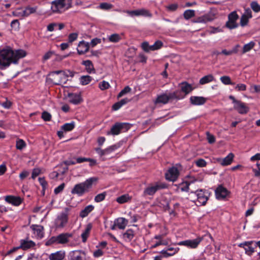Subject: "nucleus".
<instances>
[{"label": "nucleus", "mask_w": 260, "mask_h": 260, "mask_svg": "<svg viewBox=\"0 0 260 260\" xmlns=\"http://www.w3.org/2000/svg\"><path fill=\"white\" fill-rule=\"evenodd\" d=\"M74 72L70 70H58L49 73L48 79L55 85H62L67 83L69 77H73Z\"/></svg>", "instance_id": "1"}, {"label": "nucleus", "mask_w": 260, "mask_h": 260, "mask_svg": "<svg viewBox=\"0 0 260 260\" xmlns=\"http://www.w3.org/2000/svg\"><path fill=\"white\" fill-rule=\"evenodd\" d=\"M97 180L95 177H91L86 179L85 181L76 184L71 190V193L77 194L78 197H81L84 194L88 192L92 187L93 183Z\"/></svg>", "instance_id": "2"}, {"label": "nucleus", "mask_w": 260, "mask_h": 260, "mask_svg": "<svg viewBox=\"0 0 260 260\" xmlns=\"http://www.w3.org/2000/svg\"><path fill=\"white\" fill-rule=\"evenodd\" d=\"M53 13L60 14L72 7V0H54L51 3Z\"/></svg>", "instance_id": "3"}, {"label": "nucleus", "mask_w": 260, "mask_h": 260, "mask_svg": "<svg viewBox=\"0 0 260 260\" xmlns=\"http://www.w3.org/2000/svg\"><path fill=\"white\" fill-rule=\"evenodd\" d=\"M190 194L191 197L194 196L196 198L192 200L191 201L194 202L198 206H204L209 199L210 193L205 189H200L191 190Z\"/></svg>", "instance_id": "4"}, {"label": "nucleus", "mask_w": 260, "mask_h": 260, "mask_svg": "<svg viewBox=\"0 0 260 260\" xmlns=\"http://www.w3.org/2000/svg\"><path fill=\"white\" fill-rule=\"evenodd\" d=\"M13 50L10 48L3 49L0 51V66L7 67L13 63Z\"/></svg>", "instance_id": "5"}, {"label": "nucleus", "mask_w": 260, "mask_h": 260, "mask_svg": "<svg viewBox=\"0 0 260 260\" xmlns=\"http://www.w3.org/2000/svg\"><path fill=\"white\" fill-rule=\"evenodd\" d=\"M131 124L126 122H116L110 130L107 132V135L115 136L127 132L131 128Z\"/></svg>", "instance_id": "6"}, {"label": "nucleus", "mask_w": 260, "mask_h": 260, "mask_svg": "<svg viewBox=\"0 0 260 260\" xmlns=\"http://www.w3.org/2000/svg\"><path fill=\"white\" fill-rule=\"evenodd\" d=\"M168 185L166 183L161 182H156L147 186L144 190L143 196H153L159 190L167 188Z\"/></svg>", "instance_id": "7"}, {"label": "nucleus", "mask_w": 260, "mask_h": 260, "mask_svg": "<svg viewBox=\"0 0 260 260\" xmlns=\"http://www.w3.org/2000/svg\"><path fill=\"white\" fill-rule=\"evenodd\" d=\"M68 208H65L64 210L58 214L54 221V225L56 228H63L67 224L69 220Z\"/></svg>", "instance_id": "8"}, {"label": "nucleus", "mask_w": 260, "mask_h": 260, "mask_svg": "<svg viewBox=\"0 0 260 260\" xmlns=\"http://www.w3.org/2000/svg\"><path fill=\"white\" fill-rule=\"evenodd\" d=\"M197 181V180L194 178L188 177V179L185 181H184L178 185V189L181 191H190V192L191 190H193L192 189V185ZM189 196L190 198H192L190 193L189 194Z\"/></svg>", "instance_id": "9"}, {"label": "nucleus", "mask_w": 260, "mask_h": 260, "mask_svg": "<svg viewBox=\"0 0 260 260\" xmlns=\"http://www.w3.org/2000/svg\"><path fill=\"white\" fill-rule=\"evenodd\" d=\"M30 229L32 232V237L33 238L40 240L44 236V227L41 225L32 224Z\"/></svg>", "instance_id": "10"}, {"label": "nucleus", "mask_w": 260, "mask_h": 260, "mask_svg": "<svg viewBox=\"0 0 260 260\" xmlns=\"http://www.w3.org/2000/svg\"><path fill=\"white\" fill-rule=\"evenodd\" d=\"M202 240L201 238L198 237L195 239L180 241L177 244L179 246H184L189 248L194 249L198 246Z\"/></svg>", "instance_id": "11"}, {"label": "nucleus", "mask_w": 260, "mask_h": 260, "mask_svg": "<svg viewBox=\"0 0 260 260\" xmlns=\"http://www.w3.org/2000/svg\"><path fill=\"white\" fill-rule=\"evenodd\" d=\"M238 18L239 16L236 11L231 12L228 16V21L226 22V26L231 29L237 27L238 24L236 21Z\"/></svg>", "instance_id": "12"}, {"label": "nucleus", "mask_w": 260, "mask_h": 260, "mask_svg": "<svg viewBox=\"0 0 260 260\" xmlns=\"http://www.w3.org/2000/svg\"><path fill=\"white\" fill-rule=\"evenodd\" d=\"M69 260H88L86 253L82 250H74L69 254Z\"/></svg>", "instance_id": "13"}, {"label": "nucleus", "mask_w": 260, "mask_h": 260, "mask_svg": "<svg viewBox=\"0 0 260 260\" xmlns=\"http://www.w3.org/2000/svg\"><path fill=\"white\" fill-rule=\"evenodd\" d=\"M179 175V172L175 167L170 168L165 174L166 180L169 181L175 182Z\"/></svg>", "instance_id": "14"}, {"label": "nucleus", "mask_w": 260, "mask_h": 260, "mask_svg": "<svg viewBox=\"0 0 260 260\" xmlns=\"http://www.w3.org/2000/svg\"><path fill=\"white\" fill-rule=\"evenodd\" d=\"M126 13L132 17L143 16L150 17L152 16L148 10L143 8L133 11H127Z\"/></svg>", "instance_id": "15"}, {"label": "nucleus", "mask_w": 260, "mask_h": 260, "mask_svg": "<svg viewBox=\"0 0 260 260\" xmlns=\"http://www.w3.org/2000/svg\"><path fill=\"white\" fill-rule=\"evenodd\" d=\"M254 243L253 241H245L241 243L238 246L243 248L245 251V253L248 255H251L254 252L255 247H252V244Z\"/></svg>", "instance_id": "16"}, {"label": "nucleus", "mask_w": 260, "mask_h": 260, "mask_svg": "<svg viewBox=\"0 0 260 260\" xmlns=\"http://www.w3.org/2000/svg\"><path fill=\"white\" fill-rule=\"evenodd\" d=\"M36 245V243L28 238L20 240V247L24 250L34 248Z\"/></svg>", "instance_id": "17"}, {"label": "nucleus", "mask_w": 260, "mask_h": 260, "mask_svg": "<svg viewBox=\"0 0 260 260\" xmlns=\"http://www.w3.org/2000/svg\"><path fill=\"white\" fill-rule=\"evenodd\" d=\"M215 193L217 199L222 200L229 195L230 191L222 185H219L215 190Z\"/></svg>", "instance_id": "18"}, {"label": "nucleus", "mask_w": 260, "mask_h": 260, "mask_svg": "<svg viewBox=\"0 0 260 260\" xmlns=\"http://www.w3.org/2000/svg\"><path fill=\"white\" fill-rule=\"evenodd\" d=\"M5 200L7 203L16 206L20 205L22 202L21 198L18 196H7Z\"/></svg>", "instance_id": "19"}, {"label": "nucleus", "mask_w": 260, "mask_h": 260, "mask_svg": "<svg viewBox=\"0 0 260 260\" xmlns=\"http://www.w3.org/2000/svg\"><path fill=\"white\" fill-rule=\"evenodd\" d=\"M234 108L241 114H246L249 110L248 107L240 101H239L234 105Z\"/></svg>", "instance_id": "20"}, {"label": "nucleus", "mask_w": 260, "mask_h": 260, "mask_svg": "<svg viewBox=\"0 0 260 260\" xmlns=\"http://www.w3.org/2000/svg\"><path fill=\"white\" fill-rule=\"evenodd\" d=\"M179 247L174 248L170 247L162 250L160 253L164 257H168L177 253L179 251Z\"/></svg>", "instance_id": "21"}, {"label": "nucleus", "mask_w": 260, "mask_h": 260, "mask_svg": "<svg viewBox=\"0 0 260 260\" xmlns=\"http://www.w3.org/2000/svg\"><path fill=\"white\" fill-rule=\"evenodd\" d=\"M89 49V43L84 41L79 43L77 48V52L79 55H82L86 53Z\"/></svg>", "instance_id": "22"}, {"label": "nucleus", "mask_w": 260, "mask_h": 260, "mask_svg": "<svg viewBox=\"0 0 260 260\" xmlns=\"http://www.w3.org/2000/svg\"><path fill=\"white\" fill-rule=\"evenodd\" d=\"M171 100L169 93H164L157 95L154 101L155 104H161L163 105L167 104Z\"/></svg>", "instance_id": "23"}, {"label": "nucleus", "mask_w": 260, "mask_h": 260, "mask_svg": "<svg viewBox=\"0 0 260 260\" xmlns=\"http://www.w3.org/2000/svg\"><path fill=\"white\" fill-rule=\"evenodd\" d=\"M135 232L134 230L132 229H128L125 232L122 233L120 236V237L124 242L129 243L133 240Z\"/></svg>", "instance_id": "24"}, {"label": "nucleus", "mask_w": 260, "mask_h": 260, "mask_svg": "<svg viewBox=\"0 0 260 260\" xmlns=\"http://www.w3.org/2000/svg\"><path fill=\"white\" fill-rule=\"evenodd\" d=\"M189 100L190 103L196 106L203 105L206 102V99L203 96H191Z\"/></svg>", "instance_id": "25"}, {"label": "nucleus", "mask_w": 260, "mask_h": 260, "mask_svg": "<svg viewBox=\"0 0 260 260\" xmlns=\"http://www.w3.org/2000/svg\"><path fill=\"white\" fill-rule=\"evenodd\" d=\"M81 64L85 67V70L88 74H93L95 73V70L94 68L93 64L91 60H83L82 61Z\"/></svg>", "instance_id": "26"}, {"label": "nucleus", "mask_w": 260, "mask_h": 260, "mask_svg": "<svg viewBox=\"0 0 260 260\" xmlns=\"http://www.w3.org/2000/svg\"><path fill=\"white\" fill-rule=\"evenodd\" d=\"M72 237V234L66 233L57 236L58 244H64L68 243L69 238Z\"/></svg>", "instance_id": "27"}, {"label": "nucleus", "mask_w": 260, "mask_h": 260, "mask_svg": "<svg viewBox=\"0 0 260 260\" xmlns=\"http://www.w3.org/2000/svg\"><path fill=\"white\" fill-rule=\"evenodd\" d=\"M92 228V223H89L87 225H86L85 229L81 235L82 241L83 242H85L87 241V239L89 236Z\"/></svg>", "instance_id": "28"}, {"label": "nucleus", "mask_w": 260, "mask_h": 260, "mask_svg": "<svg viewBox=\"0 0 260 260\" xmlns=\"http://www.w3.org/2000/svg\"><path fill=\"white\" fill-rule=\"evenodd\" d=\"M118 229L124 230L128 224V220L123 217H119L114 220Z\"/></svg>", "instance_id": "29"}, {"label": "nucleus", "mask_w": 260, "mask_h": 260, "mask_svg": "<svg viewBox=\"0 0 260 260\" xmlns=\"http://www.w3.org/2000/svg\"><path fill=\"white\" fill-rule=\"evenodd\" d=\"M13 63L15 64L18 62L20 58H23L26 55L25 51L23 50H17L15 51L13 50Z\"/></svg>", "instance_id": "30"}, {"label": "nucleus", "mask_w": 260, "mask_h": 260, "mask_svg": "<svg viewBox=\"0 0 260 260\" xmlns=\"http://www.w3.org/2000/svg\"><path fill=\"white\" fill-rule=\"evenodd\" d=\"M68 96L70 102L74 105H77L81 101V98L79 94L69 93Z\"/></svg>", "instance_id": "31"}, {"label": "nucleus", "mask_w": 260, "mask_h": 260, "mask_svg": "<svg viewBox=\"0 0 260 260\" xmlns=\"http://www.w3.org/2000/svg\"><path fill=\"white\" fill-rule=\"evenodd\" d=\"M163 235H157L154 237V239L156 240H158V242H156L153 245L151 246V248H154L158 247L159 245H167L168 244V242L165 240H163Z\"/></svg>", "instance_id": "32"}, {"label": "nucleus", "mask_w": 260, "mask_h": 260, "mask_svg": "<svg viewBox=\"0 0 260 260\" xmlns=\"http://www.w3.org/2000/svg\"><path fill=\"white\" fill-rule=\"evenodd\" d=\"M180 86L182 93L183 92L185 95L188 94L193 89L192 86L186 82L181 83Z\"/></svg>", "instance_id": "33"}, {"label": "nucleus", "mask_w": 260, "mask_h": 260, "mask_svg": "<svg viewBox=\"0 0 260 260\" xmlns=\"http://www.w3.org/2000/svg\"><path fill=\"white\" fill-rule=\"evenodd\" d=\"M234 155L232 153H230L226 157L222 159H219L218 161L222 166H226L230 165L234 158Z\"/></svg>", "instance_id": "34"}, {"label": "nucleus", "mask_w": 260, "mask_h": 260, "mask_svg": "<svg viewBox=\"0 0 260 260\" xmlns=\"http://www.w3.org/2000/svg\"><path fill=\"white\" fill-rule=\"evenodd\" d=\"M64 257V252L62 251H58L50 254L49 258V260H63Z\"/></svg>", "instance_id": "35"}, {"label": "nucleus", "mask_w": 260, "mask_h": 260, "mask_svg": "<svg viewBox=\"0 0 260 260\" xmlns=\"http://www.w3.org/2000/svg\"><path fill=\"white\" fill-rule=\"evenodd\" d=\"M170 98L171 100H179L183 99L185 95H183L181 92V90H176L173 92H169V93Z\"/></svg>", "instance_id": "36"}, {"label": "nucleus", "mask_w": 260, "mask_h": 260, "mask_svg": "<svg viewBox=\"0 0 260 260\" xmlns=\"http://www.w3.org/2000/svg\"><path fill=\"white\" fill-rule=\"evenodd\" d=\"M94 208V207L92 205H89L86 206L83 209H82L79 214L80 217L83 218L88 215V214L92 212Z\"/></svg>", "instance_id": "37"}, {"label": "nucleus", "mask_w": 260, "mask_h": 260, "mask_svg": "<svg viewBox=\"0 0 260 260\" xmlns=\"http://www.w3.org/2000/svg\"><path fill=\"white\" fill-rule=\"evenodd\" d=\"M37 9V7H27L24 9V10L21 11V15L25 17H27L29 15L36 13Z\"/></svg>", "instance_id": "38"}, {"label": "nucleus", "mask_w": 260, "mask_h": 260, "mask_svg": "<svg viewBox=\"0 0 260 260\" xmlns=\"http://www.w3.org/2000/svg\"><path fill=\"white\" fill-rule=\"evenodd\" d=\"M213 20V17L210 15H205L203 16L198 17L195 21L196 23H207Z\"/></svg>", "instance_id": "39"}, {"label": "nucleus", "mask_w": 260, "mask_h": 260, "mask_svg": "<svg viewBox=\"0 0 260 260\" xmlns=\"http://www.w3.org/2000/svg\"><path fill=\"white\" fill-rule=\"evenodd\" d=\"M131 199L132 197L126 193L117 198L116 201L119 204H124L129 201Z\"/></svg>", "instance_id": "40"}, {"label": "nucleus", "mask_w": 260, "mask_h": 260, "mask_svg": "<svg viewBox=\"0 0 260 260\" xmlns=\"http://www.w3.org/2000/svg\"><path fill=\"white\" fill-rule=\"evenodd\" d=\"M122 35L113 34L108 36V39L110 42L117 43L122 39Z\"/></svg>", "instance_id": "41"}, {"label": "nucleus", "mask_w": 260, "mask_h": 260, "mask_svg": "<svg viewBox=\"0 0 260 260\" xmlns=\"http://www.w3.org/2000/svg\"><path fill=\"white\" fill-rule=\"evenodd\" d=\"M214 80L213 76L211 74H209L203 77L200 79L199 83L201 85H204L209 82L213 81Z\"/></svg>", "instance_id": "42"}, {"label": "nucleus", "mask_w": 260, "mask_h": 260, "mask_svg": "<svg viewBox=\"0 0 260 260\" xmlns=\"http://www.w3.org/2000/svg\"><path fill=\"white\" fill-rule=\"evenodd\" d=\"M75 122L72 121L70 123H66L61 126V129L64 132H70L72 131L75 128Z\"/></svg>", "instance_id": "43"}, {"label": "nucleus", "mask_w": 260, "mask_h": 260, "mask_svg": "<svg viewBox=\"0 0 260 260\" xmlns=\"http://www.w3.org/2000/svg\"><path fill=\"white\" fill-rule=\"evenodd\" d=\"M92 78L91 76L89 75L86 76H82L80 79L79 81L80 84L82 85H86L89 84L92 80Z\"/></svg>", "instance_id": "44"}, {"label": "nucleus", "mask_w": 260, "mask_h": 260, "mask_svg": "<svg viewBox=\"0 0 260 260\" xmlns=\"http://www.w3.org/2000/svg\"><path fill=\"white\" fill-rule=\"evenodd\" d=\"M120 147V144L119 143L115 144L110 146L109 147L106 148L105 149L106 154L108 155L111 153L112 152H114L117 149H118Z\"/></svg>", "instance_id": "45"}, {"label": "nucleus", "mask_w": 260, "mask_h": 260, "mask_svg": "<svg viewBox=\"0 0 260 260\" xmlns=\"http://www.w3.org/2000/svg\"><path fill=\"white\" fill-rule=\"evenodd\" d=\"M255 43L253 41H251L249 43L246 44L244 45L242 50V53L244 54L247 52L249 51L255 46Z\"/></svg>", "instance_id": "46"}, {"label": "nucleus", "mask_w": 260, "mask_h": 260, "mask_svg": "<svg viewBox=\"0 0 260 260\" xmlns=\"http://www.w3.org/2000/svg\"><path fill=\"white\" fill-rule=\"evenodd\" d=\"M26 146L25 141L20 139H18L16 142V147L17 149L21 150L24 149Z\"/></svg>", "instance_id": "47"}, {"label": "nucleus", "mask_w": 260, "mask_h": 260, "mask_svg": "<svg viewBox=\"0 0 260 260\" xmlns=\"http://www.w3.org/2000/svg\"><path fill=\"white\" fill-rule=\"evenodd\" d=\"M195 15V11L193 10H187L184 12L183 16L186 20H188Z\"/></svg>", "instance_id": "48"}, {"label": "nucleus", "mask_w": 260, "mask_h": 260, "mask_svg": "<svg viewBox=\"0 0 260 260\" xmlns=\"http://www.w3.org/2000/svg\"><path fill=\"white\" fill-rule=\"evenodd\" d=\"M221 82L224 85H234L235 83L231 81V78L229 76H222L220 78Z\"/></svg>", "instance_id": "49"}, {"label": "nucleus", "mask_w": 260, "mask_h": 260, "mask_svg": "<svg viewBox=\"0 0 260 260\" xmlns=\"http://www.w3.org/2000/svg\"><path fill=\"white\" fill-rule=\"evenodd\" d=\"M158 206L165 211L170 209L169 203L167 200H162L160 201Z\"/></svg>", "instance_id": "50"}, {"label": "nucleus", "mask_w": 260, "mask_h": 260, "mask_svg": "<svg viewBox=\"0 0 260 260\" xmlns=\"http://www.w3.org/2000/svg\"><path fill=\"white\" fill-rule=\"evenodd\" d=\"M107 195L106 192L104 191L102 193H99L95 196L94 200L96 203L101 202L104 201Z\"/></svg>", "instance_id": "51"}, {"label": "nucleus", "mask_w": 260, "mask_h": 260, "mask_svg": "<svg viewBox=\"0 0 260 260\" xmlns=\"http://www.w3.org/2000/svg\"><path fill=\"white\" fill-rule=\"evenodd\" d=\"M250 7L254 12L258 13L260 12V5L257 2L252 1L250 4Z\"/></svg>", "instance_id": "52"}, {"label": "nucleus", "mask_w": 260, "mask_h": 260, "mask_svg": "<svg viewBox=\"0 0 260 260\" xmlns=\"http://www.w3.org/2000/svg\"><path fill=\"white\" fill-rule=\"evenodd\" d=\"M113 6L108 3H102L99 5V8L101 9L104 10H109L112 8Z\"/></svg>", "instance_id": "53"}, {"label": "nucleus", "mask_w": 260, "mask_h": 260, "mask_svg": "<svg viewBox=\"0 0 260 260\" xmlns=\"http://www.w3.org/2000/svg\"><path fill=\"white\" fill-rule=\"evenodd\" d=\"M53 244H58L57 236L51 237L46 242V245L48 246Z\"/></svg>", "instance_id": "54"}, {"label": "nucleus", "mask_w": 260, "mask_h": 260, "mask_svg": "<svg viewBox=\"0 0 260 260\" xmlns=\"http://www.w3.org/2000/svg\"><path fill=\"white\" fill-rule=\"evenodd\" d=\"M110 87L109 82L106 81H103L99 84V87L102 90H104L108 89Z\"/></svg>", "instance_id": "55"}, {"label": "nucleus", "mask_w": 260, "mask_h": 260, "mask_svg": "<svg viewBox=\"0 0 260 260\" xmlns=\"http://www.w3.org/2000/svg\"><path fill=\"white\" fill-rule=\"evenodd\" d=\"M132 89L128 86H125L118 94L117 98H120L124 94L129 92Z\"/></svg>", "instance_id": "56"}, {"label": "nucleus", "mask_w": 260, "mask_h": 260, "mask_svg": "<svg viewBox=\"0 0 260 260\" xmlns=\"http://www.w3.org/2000/svg\"><path fill=\"white\" fill-rule=\"evenodd\" d=\"M196 165L200 168L205 167L207 165V162L202 158L197 159L194 161Z\"/></svg>", "instance_id": "57"}, {"label": "nucleus", "mask_w": 260, "mask_h": 260, "mask_svg": "<svg viewBox=\"0 0 260 260\" xmlns=\"http://www.w3.org/2000/svg\"><path fill=\"white\" fill-rule=\"evenodd\" d=\"M42 118L45 121H49L51 119V115L48 112L44 111L42 113Z\"/></svg>", "instance_id": "58"}, {"label": "nucleus", "mask_w": 260, "mask_h": 260, "mask_svg": "<svg viewBox=\"0 0 260 260\" xmlns=\"http://www.w3.org/2000/svg\"><path fill=\"white\" fill-rule=\"evenodd\" d=\"M247 86L243 83L238 84L235 87V89L238 91H243L246 90Z\"/></svg>", "instance_id": "59"}, {"label": "nucleus", "mask_w": 260, "mask_h": 260, "mask_svg": "<svg viewBox=\"0 0 260 260\" xmlns=\"http://www.w3.org/2000/svg\"><path fill=\"white\" fill-rule=\"evenodd\" d=\"M12 103L11 101L6 99L5 102L0 103V105L6 109H9L12 106Z\"/></svg>", "instance_id": "60"}, {"label": "nucleus", "mask_w": 260, "mask_h": 260, "mask_svg": "<svg viewBox=\"0 0 260 260\" xmlns=\"http://www.w3.org/2000/svg\"><path fill=\"white\" fill-rule=\"evenodd\" d=\"M166 8L168 11L173 12L177 9L178 5L177 4H172L166 6Z\"/></svg>", "instance_id": "61"}, {"label": "nucleus", "mask_w": 260, "mask_h": 260, "mask_svg": "<svg viewBox=\"0 0 260 260\" xmlns=\"http://www.w3.org/2000/svg\"><path fill=\"white\" fill-rule=\"evenodd\" d=\"M206 135L208 143L210 144L214 143L215 141V137L213 135L210 134L209 132H207Z\"/></svg>", "instance_id": "62"}, {"label": "nucleus", "mask_w": 260, "mask_h": 260, "mask_svg": "<svg viewBox=\"0 0 260 260\" xmlns=\"http://www.w3.org/2000/svg\"><path fill=\"white\" fill-rule=\"evenodd\" d=\"M19 25V22L17 19L13 20L11 23V26L15 30L18 29Z\"/></svg>", "instance_id": "63"}, {"label": "nucleus", "mask_w": 260, "mask_h": 260, "mask_svg": "<svg viewBox=\"0 0 260 260\" xmlns=\"http://www.w3.org/2000/svg\"><path fill=\"white\" fill-rule=\"evenodd\" d=\"M250 90L252 93H257L260 92V85H254L250 87Z\"/></svg>", "instance_id": "64"}]
</instances>
